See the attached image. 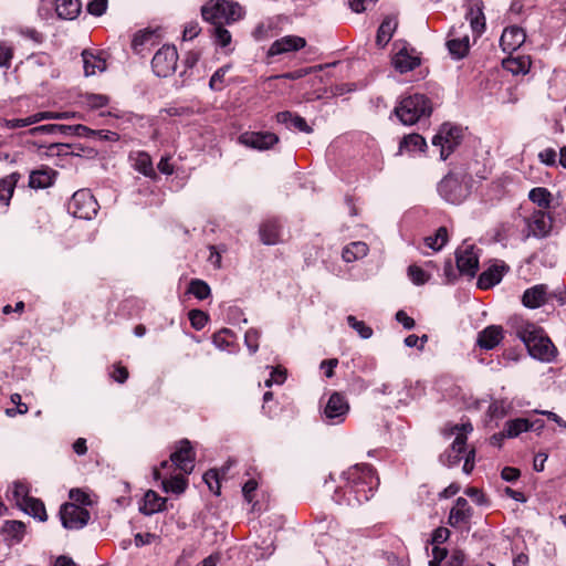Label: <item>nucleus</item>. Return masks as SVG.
<instances>
[{
	"instance_id": "bb28decb",
	"label": "nucleus",
	"mask_w": 566,
	"mask_h": 566,
	"mask_svg": "<svg viewBox=\"0 0 566 566\" xmlns=\"http://www.w3.org/2000/svg\"><path fill=\"white\" fill-rule=\"evenodd\" d=\"M276 120L277 123L285 125L289 129H296L306 134H310L313 130L303 117L289 111L277 113Z\"/></svg>"
},
{
	"instance_id": "69168bd1",
	"label": "nucleus",
	"mask_w": 566,
	"mask_h": 566,
	"mask_svg": "<svg viewBox=\"0 0 566 566\" xmlns=\"http://www.w3.org/2000/svg\"><path fill=\"white\" fill-rule=\"evenodd\" d=\"M19 33L24 39L32 41L35 44H39L43 41V35L31 27H23L19 29Z\"/></svg>"
},
{
	"instance_id": "09e8293b",
	"label": "nucleus",
	"mask_w": 566,
	"mask_h": 566,
	"mask_svg": "<svg viewBox=\"0 0 566 566\" xmlns=\"http://www.w3.org/2000/svg\"><path fill=\"white\" fill-rule=\"evenodd\" d=\"M188 292L198 300H206L210 293V286L202 280L193 279L189 283Z\"/></svg>"
},
{
	"instance_id": "774afa93",
	"label": "nucleus",
	"mask_w": 566,
	"mask_h": 566,
	"mask_svg": "<svg viewBox=\"0 0 566 566\" xmlns=\"http://www.w3.org/2000/svg\"><path fill=\"white\" fill-rule=\"evenodd\" d=\"M444 566H463L465 560V555L462 551H453L452 554L446 558Z\"/></svg>"
},
{
	"instance_id": "ea45409f",
	"label": "nucleus",
	"mask_w": 566,
	"mask_h": 566,
	"mask_svg": "<svg viewBox=\"0 0 566 566\" xmlns=\"http://www.w3.org/2000/svg\"><path fill=\"white\" fill-rule=\"evenodd\" d=\"M533 427L534 423H531V421L525 418H516L513 420H509L504 426L505 437H518L521 433L532 430Z\"/></svg>"
},
{
	"instance_id": "6e6d98bb",
	"label": "nucleus",
	"mask_w": 566,
	"mask_h": 566,
	"mask_svg": "<svg viewBox=\"0 0 566 566\" xmlns=\"http://www.w3.org/2000/svg\"><path fill=\"white\" fill-rule=\"evenodd\" d=\"M230 65L219 67L209 81V87L212 91H221L224 87V76L229 72Z\"/></svg>"
},
{
	"instance_id": "f8f14e48",
	"label": "nucleus",
	"mask_w": 566,
	"mask_h": 566,
	"mask_svg": "<svg viewBox=\"0 0 566 566\" xmlns=\"http://www.w3.org/2000/svg\"><path fill=\"white\" fill-rule=\"evenodd\" d=\"M391 63L399 73H407L420 65V55L407 42L396 41Z\"/></svg>"
},
{
	"instance_id": "a211bd4d",
	"label": "nucleus",
	"mask_w": 566,
	"mask_h": 566,
	"mask_svg": "<svg viewBox=\"0 0 566 566\" xmlns=\"http://www.w3.org/2000/svg\"><path fill=\"white\" fill-rule=\"evenodd\" d=\"M306 40L298 35H285L275 40L268 50V56L297 52L304 49Z\"/></svg>"
},
{
	"instance_id": "1a4fd4ad",
	"label": "nucleus",
	"mask_w": 566,
	"mask_h": 566,
	"mask_svg": "<svg viewBox=\"0 0 566 566\" xmlns=\"http://www.w3.org/2000/svg\"><path fill=\"white\" fill-rule=\"evenodd\" d=\"M195 459L196 454L190 441L181 440L171 453L170 460H164L160 464L163 470L181 471L184 474H190L195 468Z\"/></svg>"
},
{
	"instance_id": "2f4dec72",
	"label": "nucleus",
	"mask_w": 566,
	"mask_h": 566,
	"mask_svg": "<svg viewBox=\"0 0 566 566\" xmlns=\"http://www.w3.org/2000/svg\"><path fill=\"white\" fill-rule=\"evenodd\" d=\"M368 252L369 248L365 242L354 241L343 248L342 258L345 262L352 263L365 258Z\"/></svg>"
},
{
	"instance_id": "c9c22d12",
	"label": "nucleus",
	"mask_w": 566,
	"mask_h": 566,
	"mask_svg": "<svg viewBox=\"0 0 566 566\" xmlns=\"http://www.w3.org/2000/svg\"><path fill=\"white\" fill-rule=\"evenodd\" d=\"M398 27V21L395 17H387L381 22L380 27L378 28L377 35H376V43L380 48H384L388 44L390 39L394 35V32L396 31Z\"/></svg>"
},
{
	"instance_id": "4c0bfd02",
	"label": "nucleus",
	"mask_w": 566,
	"mask_h": 566,
	"mask_svg": "<svg viewBox=\"0 0 566 566\" xmlns=\"http://www.w3.org/2000/svg\"><path fill=\"white\" fill-rule=\"evenodd\" d=\"M55 171L52 169H40L31 172L29 186L34 189H43L53 184Z\"/></svg>"
},
{
	"instance_id": "f03ea898",
	"label": "nucleus",
	"mask_w": 566,
	"mask_h": 566,
	"mask_svg": "<svg viewBox=\"0 0 566 566\" xmlns=\"http://www.w3.org/2000/svg\"><path fill=\"white\" fill-rule=\"evenodd\" d=\"M473 427L470 422L461 424H452L444 428V436L447 438L454 437L451 446L440 455V462L449 468L458 465L461 460H464L462 470L465 474H470L474 468V449L467 450L465 443L468 434L471 433Z\"/></svg>"
},
{
	"instance_id": "412c9836",
	"label": "nucleus",
	"mask_w": 566,
	"mask_h": 566,
	"mask_svg": "<svg viewBox=\"0 0 566 566\" xmlns=\"http://www.w3.org/2000/svg\"><path fill=\"white\" fill-rule=\"evenodd\" d=\"M471 507L463 497H458L449 514V524L452 527H463L471 518Z\"/></svg>"
},
{
	"instance_id": "dca6fc26",
	"label": "nucleus",
	"mask_w": 566,
	"mask_h": 566,
	"mask_svg": "<svg viewBox=\"0 0 566 566\" xmlns=\"http://www.w3.org/2000/svg\"><path fill=\"white\" fill-rule=\"evenodd\" d=\"M238 140L245 147L264 151L271 149L280 139L276 134L271 132H244Z\"/></svg>"
},
{
	"instance_id": "37998d69",
	"label": "nucleus",
	"mask_w": 566,
	"mask_h": 566,
	"mask_svg": "<svg viewBox=\"0 0 566 566\" xmlns=\"http://www.w3.org/2000/svg\"><path fill=\"white\" fill-rule=\"evenodd\" d=\"M24 513L32 516L35 520H39L41 522L45 521L48 518L46 511L44 507L43 502H41L38 499L31 497L25 505H22L20 507Z\"/></svg>"
},
{
	"instance_id": "ddd939ff",
	"label": "nucleus",
	"mask_w": 566,
	"mask_h": 566,
	"mask_svg": "<svg viewBox=\"0 0 566 566\" xmlns=\"http://www.w3.org/2000/svg\"><path fill=\"white\" fill-rule=\"evenodd\" d=\"M462 139V129L451 124H443L432 138V145L440 148V158L446 160Z\"/></svg>"
},
{
	"instance_id": "72a5a7b5",
	"label": "nucleus",
	"mask_w": 566,
	"mask_h": 566,
	"mask_svg": "<svg viewBox=\"0 0 566 566\" xmlns=\"http://www.w3.org/2000/svg\"><path fill=\"white\" fill-rule=\"evenodd\" d=\"M213 345L223 352L234 353L235 352V335L229 328H222L212 336Z\"/></svg>"
},
{
	"instance_id": "f257e3e1",
	"label": "nucleus",
	"mask_w": 566,
	"mask_h": 566,
	"mask_svg": "<svg viewBox=\"0 0 566 566\" xmlns=\"http://www.w3.org/2000/svg\"><path fill=\"white\" fill-rule=\"evenodd\" d=\"M379 485V479L368 464H356L342 472L333 493L338 505L359 506L369 501Z\"/></svg>"
},
{
	"instance_id": "4d7b16f0",
	"label": "nucleus",
	"mask_w": 566,
	"mask_h": 566,
	"mask_svg": "<svg viewBox=\"0 0 566 566\" xmlns=\"http://www.w3.org/2000/svg\"><path fill=\"white\" fill-rule=\"evenodd\" d=\"M261 332L256 328H250L244 334V344L248 347L250 354H255L259 349V340Z\"/></svg>"
},
{
	"instance_id": "c756f323",
	"label": "nucleus",
	"mask_w": 566,
	"mask_h": 566,
	"mask_svg": "<svg viewBox=\"0 0 566 566\" xmlns=\"http://www.w3.org/2000/svg\"><path fill=\"white\" fill-rule=\"evenodd\" d=\"M82 60L84 73L86 76H92L106 70V61L93 52L84 50L82 52Z\"/></svg>"
},
{
	"instance_id": "7c9ffc66",
	"label": "nucleus",
	"mask_w": 566,
	"mask_h": 566,
	"mask_svg": "<svg viewBox=\"0 0 566 566\" xmlns=\"http://www.w3.org/2000/svg\"><path fill=\"white\" fill-rule=\"evenodd\" d=\"M465 18L469 20L470 27L475 34L480 35L483 33L485 29V18L482 11V3L480 1H475L471 4Z\"/></svg>"
},
{
	"instance_id": "a19ab883",
	"label": "nucleus",
	"mask_w": 566,
	"mask_h": 566,
	"mask_svg": "<svg viewBox=\"0 0 566 566\" xmlns=\"http://www.w3.org/2000/svg\"><path fill=\"white\" fill-rule=\"evenodd\" d=\"M81 104L90 111H98L108 106L109 97L104 94L86 93L82 95Z\"/></svg>"
},
{
	"instance_id": "603ef678",
	"label": "nucleus",
	"mask_w": 566,
	"mask_h": 566,
	"mask_svg": "<svg viewBox=\"0 0 566 566\" xmlns=\"http://www.w3.org/2000/svg\"><path fill=\"white\" fill-rule=\"evenodd\" d=\"M67 125H57V124H45L31 128L29 130L30 135H52V134H66Z\"/></svg>"
},
{
	"instance_id": "e2e57ef3",
	"label": "nucleus",
	"mask_w": 566,
	"mask_h": 566,
	"mask_svg": "<svg viewBox=\"0 0 566 566\" xmlns=\"http://www.w3.org/2000/svg\"><path fill=\"white\" fill-rule=\"evenodd\" d=\"M66 134H74L78 137L92 138L94 137L95 130L84 125H67Z\"/></svg>"
},
{
	"instance_id": "9b49d317",
	"label": "nucleus",
	"mask_w": 566,
	"mask_h": 566,
	"mask_svg": "<svg viewBox=\"0 0 566 566\" xmlns=\"http://www.w3.org/2000/svg\"><path fill=\"white\" fill-rule=\"evenodd\" d=\"M67 210L75 218L91 220L97 213L98 203L88 190L81 189L72 196Z\"/></svg>"
},
{
	"instance_id": "393cba45",
	"label": "nucleus",
	"mask_w": 566,
	"mask_h": 566,
	"mask_svg": "<svg viewBox=\"0 0 566 566\" xmlns=\"http://www.w3.org/2000/svg\"><path fill=\"white\" fill-rule=\"evenodd\" d=\"M503 338V329L499 325H491L479 333L478 344L481 348L493 349Z\"/></svg>"
},
{
	"instance_id": "4468645a",
	"label": "nucleus",
	"mask_w": 566,
	"mask_h": 566,
	"mask_svg": "<svg viewBox=\"0 0 566 566\" xmlns=\"http://www.w3.org/2000/svg\"><path fill=\"white\" fill-rule=\"evenodd\" d=\"M153 475L155 480L160 481L161 489L165 493L179 495L187 489L188 474H184L181 471L163 470L160 465L159 468H154Z\"/></svg>"
},
{
	"instance_id": "49530a36",
	"label": "nucleus",
	"mask_w": 566,
	"mask_h": 566,
	"mask_svg": "<svg viewBox=\"0 0 566 566\" xmlns=\"http://www.w3.org/2000/svg\"><path fill=\"white\" fill-rule=\"evenodd\" d=\"M24 533H0V551L7 556L10 548L22 542Z\"/></svg>"
},
{
	"instance_id": "58836bf2",
	"label": "nucleus",
	"mask_w": 566,
	"mask_h": 566,
	"mask_svg": "<svg viewBox=\"0 0 566 566\" xmlns=\"http://www.w3.org/2000/svg\"><path fill=\"white\" fill-rule=\"evenodd\" d=\"M503 67L514 75L526 74L531 67L527 56H511L503 61Z\"/></svg>"
},
{
	"instance_id": "473e14b6",
	"label": "nucleus",
	"mask_w": 566,
	"mask_h": 566,
	"mask_svg": "<svg viewBox=\"0 0 566 566\" xmlns=\"http://www.w3.org/2000/svg\"><path fill=\"white\" fill-rule=\"evenodd\" d=\"M54 4L57 15L66 20L75 19L82 8L80 0H54Z\"/></svg>"
},
{
	"instance_id": "423d86ee",
	"label": "nucleus",
	"mask_w": 566,
	"mask_h": 566,
	"mask_svg": "<svg viewBox=\"0 0 566 566\" xmlns=\"http://www.w3.org/2000/svg\"><path fill=\"white\" fill-rule=\"evenodd\" d=\"M243 9L235 2L210 0L202 9V18L212 25L231 24L243 17Z\"/></svg>"
},
{
	"instance_id": "6e6552de",
	"label": "nucleus",
	"mask_w": 566,
	"mask_h": 566,
	"mask_svg": "<svg viewBox=\"0 0 566 566\" xmlns=\"http://www.w3.org/2000/svg\"><path fill=\"white\" fill-rule=\"evenodd\" d=\"M525 230L523 240L528 238L543 239L551 234L553 229V217L549 210L534 209L524 217Z\"/></svg>"
},
{
	"instance_id": "aec40b11",
	"label": "nucleus",
	"mask_w": 566,
	"mask_h": 566,
	"mask_svg": "<svg viewBox=\"0 0 566 566\" xmlns=\"http://www.w3.org/2000/svg\"><path fill=\"white\" fill-rule=\"evenodd\" d=\"M447 46L454 59H462L469 52L470 38L467 33H461L459 30L452 29L447 41Z\"/></svg>"
},
{
	"instance_id": "f3484780",
	"label": "nucleus",
	"mask_w": 566,
	"mask_h": 566,
	"mask_svg": "<svg viewBox=\"0 0 566 566\" xmlns=\"http://www.w3.org/2000/svg\"><path fill=\"white\" fill-rule=\"evenodd\" d=\"M457 266L462 274L473 277L479 270V256L473 244L464 242L455 252Z\"/></svg>"
},
{
	"instance_id": "b1692460",
	"label": "nucleus",
	"mask_w": 566,
	"mask_h": 566,
	"mask_svg": "<svg viewBox=\"0 0 566 566\" xmlns=\"http://www.w3.org/2000/svg\"><path fill=\"white\" fill-rule=\"evenodd\" d=\"M505 270L506 265L503 262L491 265L480 275L478 286L483 290L494 286L500 283Z\"/></svg>"
},
{
	"instance_id": "de8ad7c7",
	"label": "nucleus",
	"mask_w": 566,
	"mask_h": 566,
	"mask_svg": "<svg viewBox=\"0 0 566 566\" xmlns=\"http://www.w3.org/2000/svg\"><path fill=\"white\" fill-rule=\"evenodd\" d=\"M346 321L349 327H352L360 338L369 339L373 336V328L368 326L364 321L357 319L354 315H348Z\"/></svg>"
},
{
	"instance_id": "e433bc0d",
	"label": "nucleus",
	"mask_w": 566,
	"mask_h": 566,
	"mask_svg": "<svg viewBox=\"0 0 566 566\" xmlns=\"http://www.w3.org/2000/svg\"><path fill=\"white\" fill-rule=\"evenodd\" d=\"M7 496L10 501L14 502L19 509L22 505H25V503L31 499V496H29L28 485L20 481L13 482L12 485L9 486Z\"/></svg>"
},
{
	"instance_id": "20e7f679",
	"label": "nucleus",
	"mask_w": 566,
	"mask_h": 566,
	"mask_svg": "<svg viewBox=\"0 0 566 566\" xmlns=\"http://www.w3.org/2000/svg\"><path fill=\"white\" fill-rule=\"evenodd\" d=\"M515 333L532 357L542 361L553 360L555 346L541 327L521 319L515 325Z\"/></svg>"
},
{
	"instance_id": "0eeeda50",
	"label": "nucleus",
	"mask_w": 566,
	"mask_h": 566,
	"mask_svg": "<svg viewBox=\"0 0 566 566\" xmlns=\"http://www.w3.org/2000/svg\"><path fill=\"white\" fill-rule=\"evenodd\" d=\"M439 195L453 205L461 203L470 193L468 176L463 172H450L438 185Z\"/></svg>"
},
{
	"instance_id": "13d9d810",
	"label": "nucleus",
	"mask_w": 566,
	"mask_h": 566,
	"mask_svg": "<svg viewBox=\"0 0 566 566\" xmlns=\"http://www.w3.org/2000/svg\"><path fill=\"white\" fill-rule=\"evenodd\" d=\"M408 276L416 285H423L430 279V274L415 264L408 268Z\"/></svg>"
},
{
	"instance_id": "4be33fe9",
	"label": "nucleus",
	"mask_w": 566,
	"mask_h": 566,
	"mask_svg": "<svg viewBox=\"0 0 566 566\" xmlns=\"http://www.w3.org/2000/svg\"><path fill=\"white\" fill-rule=\"evenodd\" d=\"M132 167L145 177L155 179L157 177L150 156L146 151L136 150L129 154Z\"/></svg>"
},
{
	"instance_id": "0e129e2a",
	"label": "nucleus",
	"mask_w": 566,
	"mask_h": 566,
	"mask_svg": "<svg viewBox=\"0 0 566 566\" xmlns=\"http://www.w3.org/2000/svg\"><path fill=\"white\" fill-rule=\"evenodd\" d=\"M286 379V371L281 368H273L270 377L265 380V386L282 385Z\"/></svg>"
},
{
	"instance_id": "a18cd8bd",
	"label": "nucleus",
	"mask_w": 566,
	"mask_h": 566,
	"mask_svg": "<svg viewBox=\"0 0 566 566\" xmlns=\"http://www.w3.org/2000/svg\"><path fill=\"white\" fill-rule=\"evenodd\" d=\"M448 241V231L444 227L437 230L434 235L424 239V245L433 251L441 250Z\"/></svg>"
},
{
	"instance_id": "6ab92c4d",
	"label": "nucleus",
	"mask_w": 566,
	"mask_h": 566,
	"mask_svg": "<svg viewBox=\"0 0 566 566\" xmlns=\"http://www.w3.org/2000/svg\"><path fill=\"white\" fill-rule=\"evenodd\" d=\"M525 39L526 35L522 28L509 27L504 29L501 35L500 45L504 52L512 53L525 42Z\"/></svg>"
},
{
	"instance_id": "680f3d73",
	"label": "nucleus",
	"mask_w": 566,
	"mask_h": 566,
	"mask_svg": "<svg viewBox=\"0 0 566 566\" xmlns=\"http://www.w3.org/2000/svg\"><path fill=\"white\" fill-rule=\"evenodd\" d=\"M107 0H90L87 2V11L92 15L101 17L107 10Z\"/></svg>"
},
{
	"instance_id": "8fccbe9b",
	"label": "nucleus",
	"mask_w": 566,
	"mask_h": 566,
	"mask_svg": "<svg viewBox=\"0 0 566 566\" xmlns=\"http://www.w3.org/2000/svg\"><path fill=\"white\" fill-rule=\"evenodd\" d=\"M224 470L220 472L219 470L211 469L203 474V481L208 485L209 490L214 494H219L220 491V480L224 476Z\"/></svg>"
},
{
	"instance_id": "c85d7f7f",
	"label": "nucleus",
	"mask_w": 566,
	"mask_h": 566,
	"mask_svg": "<svg viewBox=\"0 0 566 566\" xmlns=\"http://www.w3.org/2000/svg\"><path fill=\"white\" fill-rule=\"evenodd\" d=\"M426 147L427 143L422 136L419 134H410L401 139L398 154L415 155L417 153H422Z\"/></svg>"
},
{
	"instance_id": "a878e982",
	"label": "nucleus",
	"mask_w": 566,
	"mask_h": 566,
	"mask_svg": "<svg viewBox=\"0 0 566 566\" xmlns=\"http://www.w3.org/2000/svg\"><path fill=\"white\" fill-rule=\"evenodd\" d=\"M165 503V497H161L153 490H148L139 502V511L145 515H151L160 512Z\"/></svg>"
},
{
	"instance_id": "7ed1b4c3",
	"label": "nucleus",
	"mask_w": 566,
	"mask_h": 566,
	"mask_svg": "<svg viewBox=\"0 0 566 566\" xmlns=\"http://www.w3.org/2000/svg\"><path fill=\"white\" fill-rule=\"evenodd\" d=\"M71 502L61 505L59 516L62 526L67 530H81L91 520L88 507L96 503V496L83 489H71Z\"/></svg>"
},
{
	"instance_id": "f704fd0d",
	"label": "nucleus",
	"mask_w": 566,
	"mask_h": 566,
	"mask_svg": "<svg viewBox=\"0 0 566 566\" xmlns=\"http://www.w3.org/2000/svg\"><path fill=\"white\" fill-rule=\"evenodd\" d=\"M19 178L20 175L18 172H12L0 179V205L2 208H7L9 206Z\"/></svg>"
},
{
	"instance_id": "5701e85b",
	"label": "nucleus",
	"mask_w": 566,
	"mask_h": 566,
	"mask_svg": "<svg viewBox=\"0 0 566 566\" xmlns=\"http://www.w3.org/2000/svg\"><path fill=\"white\" fill-rule=\"evenodd\" d=\"M547 301V286L537 284L527 289L522 296V303L528 308H537Z\"/></svg>"
},
{
	"instance_id": "5fc2aeb1",
	"label": "nucleus",
	"mask_w": 566,
	"mask_h": 566,
	"mask_svg": "<svg viewBox=\"0 0 566 566\" xmlns=\"http://www.w3.org/2000/svg\"><path fill=\"white\" fill-rule=\"evenodd\" d=\"M212 35L214 39V43L219 45L220 48L224 49L230 45L232 36L231 33L223 28L222 25H213Z\"/></svg>"
},
{
	"instance_id": "79ce46f5",
	"label": "nucleus",
	"mask_w": 566,
	"mask_h": 566,
	"mask_svg": "<svg viewBox=\"0 0 566 566\" xmlns=\"http://www.w3.org/2000/svg\"><path fill=\"white\" fill-rule=\"evenodd\" d=\"M528 199L537 206V209L549 210L552 193L544 187H536L528 192Z\"/></svg>"
},
{
	"instance_id": "9d476101",
	"label": "nucleus",
	"mask_w": 566,
	"mask_h": 566,
	"mask_svg": "<svg viewBox=\"0 0 566 566\" xmlns=\"http://www.w3.org/2000/svg\"><path fill=\"white\" fill-rule=\"evenodd\" d=\"M349 409L347 398L343 394L334 391L325 402L321 418L326 424L337 426L346 420Z\"/></svg>"
},
{
	"instance_id": "338daca9",
	"label": "nucleus",
	"mask_w": 566,
	"mask_h": 566,
	"mask_svg": "<svg viewBox=\"0 0 566 566\" xmlns=\"http://www.w3.org/2000/svg\"><path fill=\"white\" fill-rule=\"evenodd\" d=\"M538 159L546 166H555L557 163V153L553 148H545L539 151Z\"/></svg>"
},
{
	"instance_id": "3c124183",
	"label": "nucleus",
	"mask_w": 566,
	"mask_h": 566,
	"mask_svg": "<svg viewBox=\"0 0 566 566\" xmlns=\"http://www.w3.org/2000/svg\"><path fill=\"white\" fill-rule=\"evenodd\" d=\"M313 525L317 531H327L336 528L338 523L332 515L325 512H319L315 515Z\"/></svg>"
},
{
	"instance_id": "2eb2a0df",
	"label": "nucleus",
	"mask_w": 566,
	"mask_h": 566,
	"mask_svg": "<svg viewBox=\"0 0 566 566\" xmlns=\"http://www.w3.org/2000/svg\"><path fill=\"white\" fill-rule=\"evenodd\" d=\"M178 53L174 45H164L154 55L151 67L159 77H167L176 70Z\"/></svg>"
},
{
	"instance_id": "cd10ccee",
	"label": "nucleus",
	"mask_w": 566,
	"mask_h": 566,
	"mask_svg": "<svg viewBox=\"0 0 566 566\" xmlns=\"http://www.w3.org/2000/svg\"><path fill=\"white\" fill-rule=\"evenodd\" d=\"M282 227L274 219L265 220L260 227V238L264 244L274 245L281 240Z\"/></svg>"
},
{
	"instance_id": "864d4df0",
	"label": "nucleus",
	"mask_w": 566,
	"mask_h": 566,
	"mask_svg": "<svg viewBox=\"0 0 566 566\" xmlns=\"http://www.w3.org/2000/svg\"><path fill=\"white\" fill-rule=\"evenodd\" d=\"M36 123H38L36 114H32L24 118H12V119L4 118V119H2L1 125L8 129H15V128L31 126Z\"/></svg>"
},
{
	"instance_id": "bf43d9fd",
	"label": "nucleus",
	"mask_w": 566,
	"mask_h": 566,
	"mask_svg": "<svg viewBox=\"0 0 566 566\" xmlns=\"http://www.w3.org/2000/svg\"><path fill=\"white\" fill-rule=\"evenodd\" d=\"M188 317L191 326L197 331L202 329L208 323V315L200 310H191Z\"/></svg>"
},
{
	"instance_id": "39448f33",
	"label": "nucleus",
	"mask_w": 566,
	"mask_h": 566,
	"mask_svg": "<svg viewBox=\"0 0 566 566\" xmlns=\"http://www.w3.org/2000/svg\"><path fill=\"white\" fill-rule=\"evenodd\" d=\"M432 106L423 94H412L403 97L395 107V115L403 125H413L423 117H428Z\"/></svg>"
},
{
	"instance_id": "c03bdc74",
	"label": "nucleus",
	"mask_w": 566,
	"mask_h": 566,
	"mask_svg": "<svg viewBox=\"0 0 566 566\" xmlns=\"http://www.w3.org/2000/svg\"><path fill=\"white\" fill-rule=\"evenodd\" d=\"M274 536L272 533H263L258 534V538L254 541V546L261 552V557H266L273 554L274 547Z\"/></svg>"
},
{
	"instance_id": "052dcab7",
	"label": "nucleus",
	"mask_w": 566,
	"mask_h": 566,
	"mask_svg": "<svg viewBox=\"0 0 566 566\" xmlns=\"http://www.w3.org/2000/svg\"><path fill=\"white\" fill-rule=\"evenodd\" d=\"M510 409V405L504 400L494 401L489 407V413L492 418L504 417Z\"/></svg>"
}]
</instances>
